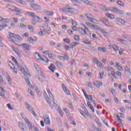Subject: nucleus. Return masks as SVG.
Segmentation results:
<instances>
[{
	"mask_svg": "<svg viewBox=\"0 0 131 131\" xmlns=\"http://www.w3.org/2000/svg\"><path fill=\"white\" fill-rule=\"evenodd\" d=\"M47 92L49 94V97L48 96L46 97V100L47 101L48 103L49 104L50 106L52 107V105H51V101H52L53 103V106H54V108L58 111L59 113V114L63 116V112L62 111V110H61V108L58 106L56 103H55V100H54V96H53V94H52V93H51V91L49 90V89H47Z\"/></svg>",
	"mask_w": 131,
	"mask_h": 131,
	"instance_id": "nucleus-1",
	"label": "nucleus"
},
{
	"mask_svg": "<svg viewBox=\"0 0 131 131\" xmlns=\"http://www.w3.org/2000/svg\"><path fill=\"white\" fill-rule=\"evenodd\" d=\"M72 30H74V31H79V32L82 34V35H88V33H89V29L86 28L85 26H84V29L82 28H79L77 29L76 26H72Z\"/></svg>",
	"mask_w": 131,
	"mask_h": 131,
	"instance_id": "nucleus-2",
	"label": "nucleus"
},
{
	"mask_svg": "<svg viewBox=\"0 0 131 131\" xmlns=\"http://www.w3.org/2000/svg\"><path fill=\"white\" fill-rule=\"evenodd\" d=\"M40 31L38 32V34L40 36H42L43 35H46V34H50L48 31H51V27H49V30H47L45 29V27L40 26Z\"/></svg>",
	"mask_w": 131,
	"mask_h": 131,
	"instance_id": "nucleus-3",
	"label": "nucleus"
},
{
	"mask_svg": "<svg viewBox=\"0 0 131 131\" xmlns=\"http://www.w3.org/2000/svg\"><path fill=\"white\" fill-rule=\"evenodd\" d=\"M85 16L90 22L94 23L95 24H98L99 20L96 19L95 18H93V15L92 14L86 13L85 14Z\"/></svg>",
	"mask_w": 131,
	"mask_h": 131,
	"instance_id": "nucleus-4",
	"label": "nucleus"
},
{
	"mask_svg": "<svg viewBox=\"0 0 131 131\" xmlns=\"http://www.w3.org/2000/svg\"><path fill=\"white\" fill-rule=\"evenodd\" d=\"M17 66V67L20 70V71L23 73L24 75H25V73L27 74L29 76H31L30 73H29V71L28 70V69L27 68H25V69L22 68L21 66L18 63H16V64Z\"/></svg>",
	"mask_w": 131,
	"mask_h": 131,
	"instance_id": "nucleus-5",
	"label": "nucleus"
},
{
	"mask_svg": "<svg viewBox=\"0 0 131 131\" xmlns=\"http://www.w3.org/2000/svg\"><path fill=\"white\" fill-rule=\"evenodd\" d=\"M8 7H8L9 10H10L13 12H16V13H18L17 15H18V16H20L21 14H22V12H21L20 9H19L17 7L14 6L10 5H8Z\"/></svg>",
	"mask_w": 131,
	"mask_h": 131,
	"instance_id": "nucleus-6",
	"label": "nucleus"
},
{
	"mask_svg": "<svg viewBox=\"0 0 131 131\" xmlns=\"http://www.w3.org/2000/svg\"><path fill=\"white\" fill-rule=\"evenodd\" d=\"M80 2H83V3L86 4V5L93 6V3L89 2L88 0H72V3H73V5H77V4L79 3Z\"/></svg>",
	"mask_w": 131,
	"mask_h": 131,
	"instance_id": "nucleus-7",
	"label": "nucleus"
},
{
	"mask_svg": "<svg viewBox=\"0 0 131 131\" xmlns=\"http://www.w3.org/2000/svg\"><path fill=\"white\" fill-rule=\"evenodd\" d=\"M26 106H27V109H28L29 111H30V112L32 113L33 116H34L35 117H37V114L35 113V112H34V110L33 109V107L31 106L30 104L28 103H26Z\"/></svg>",
	"mask_w": 131,
	"mask_h": 131,
	"instance_id": "nucleus-8",
	"label": "nucleus"
},
{
	"mask_svg": "<svg viewBox=\"0 0 131 131\" xmlns=\"http://www.w3.org/2000/svg\"><path fill=\"white\" fill-rule=\"evenodd\" d=\"M44 122L46 124H48L50 125L51 124V121L50 120V117L47 115H45L43 116Z\"/></svg>",
	"mask_w": 131,
	"mask_h": 131,
	"instance_id": "nucleus-9",
	"label": "nucleus"
},
{
	"mask_svg": "<svg viewBox=\"0 0 131 131\" xmlns=\"http://www.w3.org/2000/svg\"><path fill=\"white\" fill-rule=\"evenodd\" d=\"M111 10L112 11H113V12H115V13H119V14H121V15H122L124 13L123 11L121 10L120 9L112 7L111 8Z\"/></svg>",
	"mask_w": 131,
	"mask_h": 131,
	"instance_id": "nucleus-10",
	"label": "nucleus"
},
{
	"mask_svg": "<svg viewBox=\"0 0 131 131\" xmlns=\"http://www.w3.org/2000/svg\"><path fill=\"white\" fill-rule=\"evenodd\" d=\"M34 65L37 72L38 73H40V75L42 76V77H43L45 76V75H43V74L42 73V72H41V70L40 69L39 67H38V65L37 63H34Z\"/></svg>",
	"mask_w": 131,
	"mask_h": 131,
	"instance_id": "nucleus-11",
	"label": "nucleus"
},
{
	"mask_svg": "<svg viewBox=\"0 0 131 131\" xmlns=\"http://www.w3.org/2000/svg\"><path fill=\"white\" fill-rule=\"evenodd\" d=\"M9 35L10 36H11V37H13L14 38H17L18 40H21V39H22V38L20 37V36L18 35H16L14 33H12L11 32L9 33Z\"/></svg>",
	"mask_w": 131,
	"mask_h": 131,
	"instance_id": "nucleus-12",
	"label": "nucleus"
},
{
	"mask_svg": "<svg viewBox=\"0 0 131 131\" xmlns=\"http://www.w3.org/2000/svg\"><path fill=\"white\" fill-rule=\"evenodd\" d=\"M30 6L31 7V8L34 9V10H40V6L37 4H31Z\"/></svg>",
	"mask_w": 131,
	"mask_h": 131,
	"instance_id": "nucleus-13",
	"label": "nucleus"
},
{
	"mask_svg": "<svg viewBox=\"0 0 131 131\" xmlns=\"http://www.w3.org/2000/svg\"><path fill=\"white\" fill-rule=\"evenodd\" d=\"M49 70H51V72L54 73L55 70H56V66L53 63L50 64V66L48 67Z\"/></svg>",
	"mask_w": 131,
	"mask_h": 131,
	"instance_id": "nucleus-14",
	"label": "nucleus"
},
{
	"mask_svg": "<svg viewBox=\"0 0 131 131\" xmlns=\"http://www.w3.org/2000/svg\"><path fill=\"white\" fill-rule=\"evenodd\" d=\"M100 21L103 23V24H105L106 26H109V23L108 22V20H107V19L101 18L100 19Z\"/></svg>",
	"mask_w": 131,
	"mask_h": 131,
	"instance_id": "nucleus-15",
	"label": "nucleus"
},
{
	"mask_svg": "<svg viewBox=\"0 0 131 131\" xmlns=\"http://www.w3.org/2000/svg\"><path fill=\"white\" fill-rule=\"evenodd\" d=\"M27 75H28L26 73H25V75H24L25 80L26 81L28 86H31V84L30 83V81L29 80V78L27 77Z\"/></svg>",
	"mask_w": 131,
	"mask_h": 131,
	"instance_id": "nucleus-16",
	"label": "nucleus"
},
{
	"mask_svg": "<svg viewBox=\"0 0 131 131\" xmlns=\"http://www.w3.org/2000/svg\"><path fill=\"white\" fill-rule=\"evenodd\" d=\"M62 88L64 92H65L67 95H70V91H69L67 87L65 86V84H62Z\"/></svg>",
	"mask_w": 131,
	"mask_h": 131,
	"instance_id": "nucleus-17",
	"label": "nucleus"
},
{
	"mask_svg": "<svg viewBox=\"0 0 131 131\" xmlns=\"http://www.w3.org/2000/svg\"><path fill=\"white\" fill-rule=\"evenodd\" d=\"M93 84L95 85L96 88H100L101 85L103 84L102 82H99L98 81H95L93 82Z\"/></svg>",
	"mask_w": 131,
	"mask_h": 131,
	"instance_id": "nucleus-18",
	"label": "nucleus"
},
{
	"mask_svg": "<svg viewBox=\"0 0 131 131\" xmlns=\"http://www.w3.org/2000/svg\"><path fill=\"white\" fill-rule=\"evenodd\" d=\"M116 20L118 21V22H119V23L122 24V25H125V20H124V19L121 18L117 17Z\"/></svg>",
	"mask_w": 131,
	"mask_h": 131,
	"instance_id": "nucleus-19",
	"label": "nucleus"
},
{
	"mask_svg": "<svg viewBox=\"0 0 131 131\" xmlns=\"http://www.w3.org/2000/svg\"><path fill=\"white\" fill-rule=\"evenodd\" d=\"M104 70L108 72H111L114 73V69L112 67H104Z\"/></svg>",
	"mask_w": 131,
	"mask_h": 131,
	"instance_id": "nucleus-20",
	"label": "nucleus"
},
{
	"mask_svg": "<svg viewBox=\"0 0 131 131\" xmlns=\"http://www.w3.org/2000/svg\"><path fill=\"white\" fill-rule=\"evenodd\" d=\"M27 14L30 17H33L34 19H36V15H35V13L32 12H27Z\"/></svg>",
	"mask_w": 131,
	"mask_h": 131,
	"instance_id": "nucleus-21",
	"label": "nucleus"
},
{
	"mask_svg": "<svg viewBox=\"0 0 131 131\" xmlns=\"http://www.w3.org/2000/svg\"><path fill=\"white\" fill-rule=\"evenodd\" d=\"M19 127L22 129L23 131H26V127L24 126V124L22 122L18 123Z\"/></svg>",
	"mask_w": 131,
	"mask_h": 131,
	"instance_id": "nucleus-22",
	"label": "nucleus"
},
{
	"mask_svg": "<svg viewBox=\"0 0 131 131\" xmlns=\"http://www.w3.org/2000/svg\"><path fill=\"white\" fill-rule=\"evenodd\" d=\"M59 11L64 13H69V8H59Z\"/></svg>",
	"mask_w": 131,
	"mask_h": 131,
	"instance_id": "nucleus-23",
	"label": "nucleus"
},
{
	"mask_svg": "<svg viewBox=\"0 0 131 131\" xmlns=\"http://www.w3.org/2000/svg\"><path fill=\"white\" fill-rule=\"evenodd\" d=\"M5 92H6V91L4 90V88H3L2 87H1L0 96L1 97H3L4 99H5V94H4V93H5Z\"/></svg>",
	"mask_w": 131,
	"mask_h": 131,
	"instance_id": "nucleus-24",
	"label": "nucleus"
},
{
	"mask_svg": "<svg viewBox=\"0 0 131 131\" xmlns=\"http://www.w3.org/2000/svg\"><path fill=\"white\" fill-rule=\"evenodd\" d=\"M76 12V9L73 8H69V13H71V14H75Z\"/></svg>",
	"mask_w": 131,
	"mask_h": 131,
	"instance_id": "nucleus-25",
	"label": "nucleus"
},
{
	"mask_svg": "<svg viewBox=\"0 0 131 131\" xmlns=\"http://www.w3.org/2000/svg\"><path fill=\"white\" fill-rule=\"evenodd\" d=\"M34 58L36 60H40L41 57H40V54L38 53H35L34 54Z\"/></svg>",
	"mask_w": 131,
	"mask_h": 131,
	"instance_id": "nucleus-26",
	"label": "nucleus"
},
{
	"mask_svg": "<svg viewBox=\"0 0 131 131\" xmlns=\"http://www.w3.org/2000/svg\"><path fill=\"white\" fill-rule=\"evenodd\" d=\"M45 14L47 15V16H53L54 15V12L52 11H48L47 10L44 11Z\"/></svg>",
	"mask_w": 131,
	"mask_h": 131,
	"instance_id": "nucleus-27",
	"label": "nucleus"
},
{
	"mask_svg": "<svg viewBox=\"0 0 131 131\" xmlns=\"http://www.w3.org/2000/svg\"><path fill=\"white\" fill-rule=\"evenodd\" d=\"M97 49L99 52H102L103 53H105V52H106V48L104 47H98Z\"/></svg>",
	"mask_w": 131,
	"mask_h": 131,
	"instance_id": "nucleus-28",
	"label": "nucleus"
},
{
	"mask_svg": "<svg viewBox=\"0 0 131 131\" xmlns=\"http://www.w3.org/2000/svg\"><path fill=\"white\" fill-rule=\"evenodd\" d=\"M114 73H115V72H114V73L111 72L108 73V76L111 77L112 81H113V79H114V77H115V74H114Z\"/></svg>",
	"mask_w": 131,
	"mask_h": 131,
	"instance_id": "nucleus-29",
	"label": "nucleus"
},
{
	"mask_svg": "<svg viewBox=\"0 0 131 131\" xmlns=\"http://www.w3.org/2000/svg\"><path fill=\"white\" fill-rule=\"evenodd\" d=\"M21 46H23V48H24L26 50H29V49H30V46H29L26 43H23V44H21Z\"/></svg>",
	"mask_w": 131,
	"mask_h": 131,
	"instance_id": "nucleus-30",
	"label": "nucleus"
},
{
	"mask_svg": "<svg viewBox=\"0 0 131 131\" xmlns=\"http://www.w3.org/2000/svg\"><path fill=\"white\" fill-rule=\"evenodd\" d=\"M48 57L50 59H54L56 58V55L54 54L49 53L48 54Z\"/></svg>",
	"mask_w": 131,
	"mask_h": 131,
	"instance_id": "nucleus-31",
	"label": "nucleus"
},
{
	"mask_svg": "<svg viewBox=\"0 0 131 131\" xmlns=\"http://www.w3.org/2000/svg\"><path fill=\"white\" fill-rule=\"evenodd\" d=\"M100 9L101 10H103V11H104V12H107V11H109V9L107 8L106 7L101 5L100 7Z\"/></svg>",
	"mask_w": 131,
	"mask_h": 131,
	"instance_id": "nucleus-32",
	"label": "nucleus"
},
{
	"mask_svg": "<svg viewBox=\"0 0 131 131\" xmlns=\"http://www.w3.org/2000/svg\"><path fill=\"white\" fill-rule=\"evenodd\" d=\"M85 97L86 98V99L90 100V102H92V101H93V97H92V95H89L87 94Z\"/></svg>",
	"mask_w": 131,
	"mask_h": 131,
	"instance_id": "nucleus-33",
	"label": "nucleus"
},
{
	"mask_svg": "<svg viewBox=\"0 0 131 131\" xmlns=\"http://www.w3.org/2000/svg\"><path fill=\"white\" fill-rule=\"evenodd\" d=\"M116 67H117V69L119 70V71H122L123 69L121 66H119V63H118V62H116Z\"/></svg>",
	"mask_w": 131,
	"mask_h": 131,
	"instance_id": "nucleus-34",
	"label": "nucleus"
},
{
	"mask_svg": "<svg viewBox=\"0 0 131 131\" xmlns=\"http://www.w3.org/2000/svg\"><path fill=\"white\" fill-rule=\"evenodd\" d=\"M117 3L119 6H120L121 7H124V3H123V2L121 1H118Z\"/></svg>",
	"mask_w": 131,
	"mask_h": 131,
	"instance_id": "nucleus-35",
	"label": "nucleus"
},
{
	"mask_svg": "<svg viewBox=\"0 0 131 131\" xmlns=\"http://www.w3.org/2000/svg\"><path fill=\"white\" fill-rule=\"evenodd\" d=\"M105 15L107 17H108V18H110V19H114V15L110 14V13H106L105 14Z\"/></svg>",
	"mask_w": 131,
	"mask_h": 131,
	"instance_id": "nucleus-36",
	"label": "nucleus"
},
{
	"mask_svg": "<svg viewBox=\"0 0 131 131\" xmlns=\"http://www.w3.org/2000/svg\"><path fill=\"white\" fill-rule=\"evenodd\" d=\"M117 40H118L119 42H121V43H123V45H125V42H126V41H125V40L119 38H117Z\"/></svg>",
	"mask_w": 131,
	"mask_h": 131,
	"instance_id": "nucleus-37",
	"label": "nucleus"
},
{
	"mask_svg": "<svg viewBox=\"0 0 131 131\" xmlns=\"http://www.w3.org/2000/svg\"><path fill=\"white\" fill-rule=\"evenodd\" d=\"M15 49H16V48H13V50H14V51H15V52L16 54H17V56L19 58H21L22 57V55H21V53L18 50H17V51L15 50Z\"/></svg>",
	"mask_w": 131,
	"mask_h": 131,
	"instance_id": "nucleus-38",
	"label": "nucleus"
},
{
	"mask_svg": "<svg viewBox=\"0 0 131 131\" xmlns=\"http://www.w3.org/2000/svg\"><path fill=\"white\" fill-rule=\"evenodd\" d=\"M37 41V39L36 38H35V39H33L32 37L29 38V41L30 43H32L33 41Z\"/></svg>",
	"mask_w": 131,
	"mask_h": 131,
	"instance_id": "nucleus-39",
	"label": "nucleus"
},
{
	"mask_svg": "<svg viewBox=\"0 0 131 131\" xmlns=\"http://www.w3.org/2000/svg\"><path fill=\"white\" fill-rule=\"evenodd\" d=\"M82 42L83 43H85V45H92V43L91 41H90L89 40L86 39L82 41Z\"/></svg>",
	"mask_w": 131,
	"mask_h": 131,
	"instance_id": "nucleus-40",
	"label": "nucleus"
},
{
	"mask_svg": "<svg viewBox=\"0 0 131 131\" xmlns=\"http://www.w3.org/2000/svg\"><path fill=\"white\" fill-rule=\"evenodd\" d=\"M77 45H79V42H74L72 43V46L71 47V49H73L75 47H76Z\"/></svg>",
	"mask_w": 131,
	"mask_h": 131,
	"instance_id": "nucleus-41",
	"label": "nucleus"
},
{
	"mask_svg": "<svg viewBox=\"0 0 131 131\" xmlns=\"http://www.w3.org/2000/svg\"><path fill=\"white\" fill-rule=\"evenodd\" d=\"M113 48L114 50L117 52L119 51V48L116 45H113Z\"/></svg>",
	"mask_w": 131,
	"mask_h": 131,
	"instance_id": "nucleus-42",
	"label": "nucleus"
},
{
	"mask_svg": "<svg viewBox=\"0 0 131 131\" xmlns=\"http://www.w3.org/2000/svg\"><path fill=\"white\" fill-rule=\"evenodd\" d=\"M17 3L21 4V5H26V2L22 0H17Z\"/></svg>",
	"mask_w": 131,
	"mask_h": 131,
	"instance_id": "nucleus-43",
	"label": "nucleus"
},
{
	"mask_svg": "<svg viewBox=\"0 0 131 131\" xmlns=\"http://www.w3.org/2000/svg\"><path fill=\"white\" fill-rule=\"evenodd\" d=\"M85 24L89 26V27H91V28H93V26H94V25L92 24L91 23L89 22H86Z\"/></svg>",
	"mask_w": 131,
	"mask_h": 131,
	"instance_id": "nucleus-44",
	"label": "nucleus"
},
{
	"mask_svg": "<svg viewBox=\"0 0 131 131\" xmlns=\"http://www.w3.org/2000/svg\"><path fill=\"white\" fill-rule=\"evenodd\" d=\"M106 120H107L106 119V118H104V119H103L102 120V121H103V123H104V124H105V125H106V126H107V127H109V125H108V122H107V121H106Z\"/></svg>",
	"mask_w": 131,
	"mask_h": 131,
	"instance_id": "nucleus-45",
	"label": "nucleus"
},
{
	"mask_svg": "<svg viewBox=\"0 0 131 131\" xmlns=\"http://www.w3.org/2000/svg\"><path fill=\"white\" fill-rule=\"evenodd\" d=\"M36 21L38 22L39 23H40V22H41V18H40V17L39 16H36Z\"/></svg>",
	"mask_w": 131,
	"mask_h": 131,
	"instance_id": "nucleus-46",
	"label": "nucleus"
},
{
	"mask_svg": "<svg viewBox=\"0 0 131 131\" xmlns=\"http://www.w3.org/2000/svg\"><path fill=\"white\" fill-rule=\"evenodd\" d=\"M97 65H98V66H99V67L100 68H104V65L100 61L98 62Z\"/></svg>",
	"mask_w": 131,
	"mask_h": 131,
	"instance_id": "nucleus-47",
	"label": "nucleus"
},
{
	"mask_svg": "<svg viewBox=\"0 0 131 131\" xmlns=\"http://www.w3.org/2000/svg\"><path fill=\"white\" fill-rule=\"evenodd\" d=\"M122 36L123 37H124V38H125V39H127V40H128V39L130 38V37L127 34L123 35Z\"/></svg>",
	"mask_w": 131,
	"mask_h": 131,
	"instance_id": "nucleus-48",
	"label": "nucleus"
},
{
	"mask_svg": "<svg viewBox=\"0 0 131 131\" xmlns=\"http://www.w3.org/2000/svg\"><path fill=\"white\" fill-rule=\"evenodd\" d=\"M79 112L80 113V114H81L82 116L84 117V118H85V115H84V112H83V111H82L81 110L79 109Z\"/></svg>",
	"mask_w": 131,
	"mask_h": 131,
	"instance_id": "nucleus-49",
	"label": "nucleus"
},
{
	"mask_svg": "<svg viewBox=\"0 0 131 131\" xmlns=\"http://www.w3.org/2000/svg\"><path fill=\"white\" fill-rule=\"evenodd\" d=\"M63 41L67 43H70V39L69 38H64L63 39Z\"/></svg>",
	"mask_w": 131,
	"mask_h": 131,
	"instance_id": "nucleus-50",
	"label": "nucleus"
},
{
	"mask_svg": "<svg viewBox=\"0 0 131 131\" xmlns=\"http://www.w3.org/2000/svg\"><path fill=\"white\" fill-rule=\"evenodd\" d=\"M6 78H7L9 83H12V80L11 79V77H10V76H7L6 77Z\"/></svg>",
	"mask_w": 131,
	"mask_h": 131,
	"instance_id": "nucleus-51",
	"label": "nucleus"
},
{
	"mask_svg": "<svg viewBox=\"0 0 131 131\" xmlns=\"http://www.w3.org/2000/svg\"><path fill=\"white\" fill-rule=\"evenodd\" d=\"M92 28H93L94 29H100V28L98 25H93V26H92Z\"/></svg>",
	"mask_w": 131,
	"mask_h": 131,
	"instance_id": "nucleus-52",
	"label": "nucleus"
},
{
	"mask_svg": "<svg viewBox=\"0 0 131 131\" xmlns=\"http://www.w3.org/2000/svg\"><path fill=\"white\" fill-rule=\"evenodd\" d=\"M29 29L30 31H32V32H33V30H34V29H33V27L31 25H29Z\"/></svg>",
	"mask_w": 131,
	"mask_h": 131,
	"instance_id": "nucleus-53",
	"label": "nucleus"
},
{
	"mask_svg": "<svg viewBox=\"0 0 131 131\" xmlns=\"http://www.w3.org/2000/svg\"><path fill=\"white\" fill-rule=\"evenodd\" d=\"M87 86L90 88L91 89H93V84L91 82L87 83Z\"/></svg>",
	"mask_w": 131,
	"mask_h": 131,
	"instance_id": "nucleus-54",
	"label": "nucleus"
},
{
	"mask_svg": "<svg viewBox=\"0 0 131 131\" xmlns=\"http://www.w3.org/2000/svg\"><path fill=\"white\" fill-rule=\"evenodd\" d=\"M12 61L15 63V65L18 63V61H17V59L15 58L14 57H12Z\"/></svg>",
	"mask_w": 131,
	"mask_h": 131,
	"instance_id": "nucleus-55",
	"label": "nucleus"
},
{
	"mask_svg": "<svg viewBox=\"0 0 131 131\" xmlns=\"http://www.w3.org/2000/svg\"><path fill=\"white\" fill-rule=\"evenodd\" d=\"M100 32H102V33H103V34H104V35L108 34V33H107V32L104 31V30H103V29H101Z\"/></svg>",
	"mask_w": 131,
	"mask_h": 131,
	"instance_id": "nucleus-56",
	"label": "nucleus"
},
{
	"mask_svg": "<svg viewBox=\"0 0 131 131\" xmlns=\"http://www.w3.org/2000/svg\"><path fill=\"white\" fill-rule=\"evenodd\" d=\"M74 38L75 40H79L80 39L79 36L76 35L74 37Z\"/></svg>",
	"mask_w": 131,
	"mask_h": 131,
	"instance_id": "nucleus-57",
	"label": "nucleus"
},
{
	"mask_svg": "<svg viewBox=\"0 0 131 131\" xmlns=\"http://www.w3.org/2000/svg\"><path fill=\"white\" fill-rule=\"evenodd\" d=\"M104 75V72L100 73L99 75V78H103V76Z\"/></svg>",
	"mask_w": 131,
	"mask_h": 131,
	"instance_id": "nucleus-58",
	"label": "nucleus"
},
{
	"mask_svg": "<svg viewBox=\"0 0 131 131\" xmlns=\"http://www.w3.org/2000/svg\"><path fill=\"white\" fill-rule=\"evenodd\" d=\"M7 107H8L9 109L10 110H13V107L11 105V104L9 103L7 104Z\"/></svg>",
	"mask_w": 131,
	"mask_h": 131,
	"instance_id": "nucleus-59",
	"label": "nucleus"
},
{
	"mask_svg": "<svg viewBox=\"0 0 131 131\" xmlns=\"http://www.w3.org/2000/svg\"><path fill=\"white\" fill-rule=\"evenodd\" d=\"M118 115H120V117H121V118H124V114L123 113H120L118 114Z\"/></svg>",
	"mask_w": 131,
	"mask_h": 131,
	"instance_id": "nucleus-60",
	"label": "nucleus"
},
{
	"mask_svg": "<svg viewBox=\"0 0 131 131\" xmlns=\"http://www.w3.org/2000/svg\"><path fill=\"white\" fill-rule=\"evenodd\" d=\"M71 65L72 66H75V61H74V59H72L71 62Z\"/></svg>",
	"mask_w": 131,
	"mask_h": 131,
	"instance_id": "nucleus-61",
	"label": "nucleus"
},
{
	"mask_svg": "<svg viewBox=\"0 0 131 131\" xmlns=\"http://www.w3.org/2000/svg\"><path fill=\"white\" fill-rule=\"evenodd\" d=\"M63 60H69V57H68V55H64L63 56Z\"/></svg>",
	"mask_w": 131,
	"mask_h": 131,
	"instance_id": "nucleus-62",
	"label": "nucleus"
},
{
	"mask_svg": "<svg viewBox=\"0 0 131 131\" xmlns=\"http://www.w3.org/2000/svg\"><path fill=\"white\" fill-rule=\"evenodd\" d=\"M20 27H21V28H26V27H27V26H26V25H24V24H20Z\"/></svg>",
	"mask_w": 131,
	"mask_h": 131,
	"instance_id": "nucleus-63",
	"label": "nucleus"
},
{
	"mask_svg": "<svg viewBox=\"0 0 131 131\" xmlns=\"http://www.w3.org/2000/svg\"><path fill=\"white\" fill-rule=\"evenodd\" d=\"M56 63L58 65V66H59V67H62V63H61V62L57 61H56Z\"/></svg>",
	"mask_w": 131,
	"mask_h": 131,
	"instance_id": "nucleus-64",
	"label": "nucleus"
}]
</instances>
